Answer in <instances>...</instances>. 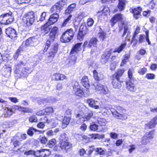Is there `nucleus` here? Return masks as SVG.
<instances>
[{
    "mask_svg": "<svg viewBox=\"0 0 157 157\" xmlns=\"http://www.w3.org/2000/svg\"><path fill=\"white\" fill-rule=\"evenodd\" d=\"M110 110L116 118L122 120H125L128 119V114L127 111L126 109L122 107L118 106L116 110L111 108Z\"/></svg>",
    "mask_w": 157,
    "mask_h": 157,
    "instance_id": "nucleus-1",
    "label": "nucleus"
},
{
    "mask_svg": "<svg viewBox=\"0 0 157 157\" xmlns=\"http://www.w3.org/2000/svg\"><path fill=\"white\" fill-rule=\"evenodd\" d=\"M35 20V14L33 11L28 13L23 17L21 22L22 25L25 27L27 30L33 24Z\"/></svg>",
    "mask_w": 157,
    "mask_h": 157,
    "instance_id": "nucleus-2",
    "label": "nucleus"
},
{
    "mask_svg": "<svg viewBox=\"0 0 157 157\" xmlns=\"http://www.w3.org/2000/svg\"><path fill=\"white\" fill-rule=\"evenodd\" d=\"M59 15L57 13H54L52 15L47 22L41 27L42 33H44V34L48 33L51 28V25L53 24L56 22L59 19Z\"/></svg>",
    "mask_w": 157,
    "mask_h": 157,
    "instance_id": "nucleus-3",
    "label": "nucleus"
},
{
    "mask_svg": "<svg viewBox=\"0 0 157 157\" xmlns=\"http://www.w3.org/2000/svg\"><path fill=\"white\" fill-rule=\"evenodd\" d=\"M58 46L57 43L52 44V43L48 41L46 42L45 45L44 51L46 52L49 49L48 52V57L54 58L58 51Z\"/></svg>",
    "mask_w": 157,
    "mask_h": 157,
    "instance_id": "nucleus-4",
    "label": "nucleus"
},
{
    "mask_svg": "<svg viewBox=\"0 0 157 157\" xmlns=\"http://www.w3.org/2000/svg\"><path fill=\"white\" fill-rule=\"evenodd\" d=\"M13 19L12 12H10L0 16V23L5 25L9 24L13 21Z\"/></svg>",
    "mask_w": 157,
    "mask_h": 157,
    "instance_id": "nucleus-5",
    "label": "nucleus"
},
{
    "mask_svg": "<svg viewBox=\"0 0 157 157\" xmlns=\"http://www.w3.org/2000/svg\"><path fill=\"white\" fill-rule=\"evenodd\" d=\"M74 35L73 29H70L63 33L60 38V40L63 43L69 42L73 39Z\"/></svg>",
    "mask_w": 157,
    "mask_h": 157,
    "instance_id": "nucleus-6",
    "label": "nucleus"
},
{
    "mask_svg": "<svg viewBox=\"0 0 157 157\" xmlns=\"http://www.w3.org/2000/svg\"><path fill=\"white\" fill-rule=\"evenodd\" d=\"M86 102L90 107L94 108L95 109H100L101 110L102 112H104V113H106L108 110V108L106 107L104 108H102L101 105H99V102L97 101H95L93 99H88L86 100Z\"/></svg>",
    "mask_w": 157,
    "mask_h": 157,
    "instance_id": "nucleus-7",
    "label": "nucleus"
},
{
    "mask_svg": "<svg viewBox=\"0 0 157 157\" xmlns=\"http://www.w3.org/2000/svg\"><path fill=\"white\" fill-rule=\"evenodd\" d=\"M66 4V0L60 1L52 7L51 9V11L52 13H58L60 11L63 7Z\"/></svg>",
    "mask_w": 157,
    "mask_h": 157,
    "instance_id": "nucleus-8",
    "label": "nucleus"
},
{
    "mask_svg": "<svg viewBox=\"0 0 157 157\" xmlns=\"http://www.w3.org/2000/svg\"><path fill=\"white\" fill-rule=\"evenodd\" d=\"M98 41L96 38H92L90 40L87 47L91 48V53L93 54L98 51L97 44Z\"/></svg>",
    "mask_w": 157,
    "mask_h": 157,
    "instance_id": "nucleus-9",
    "label": "nucleus"
},
{
    "mask_svg": "<svg viewBox=\"0 0 157 157\" xmlns=\"http://www.w3.org/2000/svg\"><path fill=\"white\" fill-rule=\"evenodd\" d=\"M88 30L85 25L82 24L80 26L77 37L80 40H82L84 38L85 35L88 33Z\"/></svg>",
    "mask_w": 157,
    "mask_h": 157,
    "instance_id": "nucleus-10",
    "label": "nucleus"
},
{
    "mask_svg": "<svg viewBox=\"0 0 157 157\" xmlns=\"http://www.w3.org/2000/svg\"><path fill=\"white\" fill-rule=\"evenodd\" d=\"M72 86L75 95L78 97H82L83 94V92L82 90L81 89L78 82H75L73 84Z\"/></svg>",
    "mask_w": 157,
    "mask_h": 157,
    "instance_id": "nucleus-11",
    "label": "nucleus"
},
{
    "mask_svg": "<svg viewBox=\"0 0 157 157\" xmlns=\"http://www.w3.org/2000/svg\"><path fill=\"white\" fill-rule=\"evenodd\" d=\"M51 153L49 150L42 149L35 151V156L37 157H48Z\"/></svg>",
    "mask_w": 157,
    "mask_h": 157,
    "instance_id": "nucleus-12",
    "label": "nucleus"
},
{
    "mask_svg": "<svg viewBox=\"0 0 157 157\" xmlns=\"http://www.w3.org/2000/svg\"><path fill=\"white\" fill-rule=\"evenodd\" d=\"M125 19V18L121 13L115 14L110 20L111 25L113 26L117 21H120L121 22L123 21Z\"/></svg>",
    "mask_w": 157,
    "mask_h": 157,
    "instance_id": "nucleus-13",
    "label": "nucleus"
},
{
    "mask_svg": "<svg viewBox=\"0 0 157 157\" xmlns=\"http://www.w3.org/2000/svg\"><path fill=\"white\" fill-rule=\"evenodd\" d=\"M126 87L128 90L131 92H135L136 90V86L131 80L127 79L126 81Z\"/></svg>",
    "mask_w": 157,
    "mask_h": 157,
    "instance_id": "nucleus-14",
    "label": "nucleus"
},
{
    "mask_svg": "<svg viewBox=\"0 0 157 157\" xmlns=\"http://www.w3.org/2000/svg\"><path fill=\"white\" fill-rule=\"evenodd\" d=\"M93 115V114L92 112H90L86 115H84L83 113H81L77 115L76 117L79 118L80 121H86L89 120Z\"/></svg>",
    "mask_w": 157,
    "mask_h": 157,
    "instance_id": "nucleus-15",
    "label": "nucleus"
},
{
    "mask_svg": "<svg viewBox=\"0 0 157 157\" xmlns=\"http://www.w3.org/2000/svg\"><path fill=\"white\" fill-rule=\"evenodd\" d=\"M127 2L126 0H118V3L117 6L118 9H115L113 11V12L116 13L117 12L118 10L119 11L124 10L125 8Z\"/></svg>",
    "mask_w": 157,
    "mask_h": 157,
    "instance_id": "nucleus-16",
    "label": "nucleus"
},
{
    "mask_svg": "<svg viewBox=\"0 0 157 157\" xmlns=\"http://www.w3.org/2000/svg\"><path fill=\"white\" fill-rule=\"evenodd\" d=\"M96 90L99 93L103 94H109V91L108 88L105 87H104L103 85L98 84L96 86L94 85Z\"/></svg>",
    "mask_w": 157,
    "mask_h": 157,
    "instance_id": "nucleus-17",
    "label": "nucleus"
},
{
    "mask_svg": "<svg viewBox=\"0 0 157 157\" xmlns=\"http://www.w3.org/2000/svg\"><path fill=\"white\" fill-rule=\"evenodd\" d=\"M6 33L8 37L12 39L15 40L17 34L15 30L11 28H9L6 30Z\"/></svg>",
    "mask_w": 157,
    "mask_h": 157,
    "instance_id": "nucleus-18",
    "label": "nucleus"
},
{
    "mask_svg": "<svg viewBox=\"0 0 157 157\" xmlns=\"http://www.w3.org/2000/svg\"><path fill=\"white\" fill-rule=\"evenodd\" d=\"M142 11V8L140 7H136L132 9V12L133 14L134 17L136 19L140 17Z\"/></svg>",
    "mask_w": 157,
    "mask_h": 157,
    "instance_id": "nucleus-19",
    "label": "nucleus"
},
{
    "mask_svg": "<svg viewBox=\"0 0 157 157\" xmlns=\"http://www.w3.org/2000/svg\"><path fill=\"white\" fill-rule=\"evenodd\" d=\"M110 12L109 8L105 6L101 11H99L97 13L98 16H101V18H106Z\"/></svg>",
    "mask_w": 157,
    "mask_h": 157,
    "instance_id": "nucleus-20",
    "label": "nucleus"
},
{
    "mask_svg": "<svg viewBox=\"0 0 157 157\" xmlns=\"http://www.w3.org/2000/svg\"><path fill=\"white\" fill-rule=\"evenodd\" d=\"M58 32V28L57 27L54 26L53 27L49 34V38L52 40H54Z\"/></svg>",
    "mask_w": 157,
    "mask_h": 157,
    "instance_id": "nucleus-21",
    "label": "nucleus"
},
{
    "mask_svg": "<svg viewBox=\"0 0 157 157\" xmlns=\"http://www.w3.org/2000/svg\"><path fill=\"white\" fill-rule=\"evenodd\" d=\"M112 84L113 87L116 89H120L121 87V84L120 78H113Z\"/></svg>",
    "mask_w": 157,
    "mask_h": 157,
    "instance_id": "nucleus-22",
    "label": "nucleus"
},
{
    "mask_svg": "<svg viewBox=\"0 0 157 157\" xmlns=\"http://www.w3.org/2000/svg\"><path fill=\"white\" fill-rule=\"evenodd\" d=\"M36 40V39L33 37L29 38L25 41H24L22 44L25 47L34 46Z\"/></svg>",
    "mask_w": 157,
    "mask_h": 157,
    "instance_id": "nucleus-23",
    "label": "nucleus"
},
{
    "mask_svg": "<svg viewBox=\"0 0 157 157\" xmlns=\"http://www.w3.org/2000/svg\"><path fill=\"white\" fill-rule=\"evenodd\" d=\"M95 122L98 124L100 126H104L107 123L105 119L98 117H96L95 118Z\"/></svg>",
    "mask_w": 157,
    "mask_h": 157,
    "instance_id": "nucleus-24",
    "label": "nucleus"
},
{
    "mask_svg": "<svg viewBox=\"0 0 157 157\" xmlns=\"http://www.w3.org/2000/svg\"><path fill=\"white\" fill-rule=\"evenodd\" d=\"M112 52V50L110 49L108 51H106L102 56V58L105 63L107 62L109 59Z\"/></svg>",
    "mask_w": 157,
    "mask_h": 157,
    "instance_id": "nucleus-25",
    "label": "nucleus"
},
{
    "mask_svg": "<svg viewBox=\"0 0 157 157\" xmlns=\"http://www.w3.org/2000/svg\"><path fill=\"white\" fill-rule=\"evenodd\" d=\"M82 43H79L75 45L74 47L72 48L71 52V54H75L81 50V46Z\"/></svg>",
    "mask_w": 157,
    "mask_h": 157,
    "instance_id": "nucleus-26",
    "label": "nucleus"
},
{
    "mask_svg": "<svg viewBox=\"0 0 157 157\" xmlns=\"http://www.w3.org/2000/svg\"><path fill=\"white\" fill-rule=\"evenodd\" d=\"M13 108L25 113H32V110L29 108H25L23 107L19 106L16 105L14 106Z\"/></svg>",
    "mask_w": 157,
    "mask_h": 157,
    "instance_id": "nucleus-27",
    "label": "nucleus"
},
{
    "mask_svg": "<svg viewBox=\"0 0 157 157\" xmlns=\"http://www.w3.org/2000/svg\"><path fill=\"white\" fill-rule=\"evenodd\" d=\"M60 147L62 149L67 150L71 147V144L67 141L60 142Z\"/></svg>",
    "mask_w": 157,
    "mask_h": 157,
    "instance_id": "nucleus-28",
    "label": "nucleus"
},
{
    "mask_svg": "<svg viewBox=\"0 0 157 157\" xmlns=\"http://www.w3.org/2000/svg\"><path fill=\"white\" fill-rule=\"evenodd\" d=\"M76 5L75 3H72L69 5L65 10V14H70L75 11Z\"/></svg>",
    "mask_w": 157,
    "mask_h": 157,
    "instance_id": "nucleus-29",
    "label": "nucleus"
},
{
    "mask_svg": "<svg viewBox=\"0 0 157 157\" xmlns=\"http://www.w3.org/2000/svg\"><path fill=\"white\" fill-rule=\"evenodd\" d=\"M81 83L83 86L88 89L90 86L87 77L86 76L82 77L81 80Z\"/></svg>",
    "mask_w": 157,
    "mask_h": 157,
    "instance_id": "nucleus-30",
    "label": "nucleus"
},
{
    "mask_svg": "<svg viewBox=\"0 0 157 157\" xmlns=\"http://www.w3.org/2000/svg\"><path fill=\"white\" fill-rule=\"evenodd\" d=\"M157 124V117L153 118L148 123L146 124V125L149 128L154 127L155 125Z\"/></svg>",
    "mask_w": 157,
    "mask_h": 157,
    "instance_id": "nucleus-31",
    "label": "nucleus"
},
{
    "mask_svg": "<svg viewBox=\"0 0 157 157\" xmlns=\"http://www.w3.org/2000/svg\"><path fill=\"white\" fill-rule=\"evenodd\" d=\"M124 69H119L117 71L114 75L113 78H120V77H121L123 73H124Z\"/></svg>",
    "mask_w": 157,
    "mask_h": 157,
    "instance_id": "nucleus-32",
    "label": "nucleus"
},
{
    "mask_svg": "<svg viewBox=\"0 0 157 157\" xmlns=\"http://www.w3.org/2000/svg\"><path fill=\"white\" fill-rule=\"evenodd\" d=\"M72 15L70 14L63 21V23L62 24V27H65L69 23H71V19L72 18Z\"/></svg>",
    "mask_w": 157,
    "mask_h": 157,
    "instance_id": "nucleus-33",
    "label": "nucleus"
},
{
    "mask_svg": "<svg viewBox=\"0 0 157 157\" xmlns=\"http://www.w3.org/2000/svg\"><path fill=\"white\" fill-rule=\"evenodd\" d=\"M119 27L120 31H121L124 29V32L123 35V36H124L128 31V27L127 25L123 23L121 25H119Z\"/></svg>",
    "mask_w": 157,
    "mask_h": 157,
    "instance_id": "nucleus-34",
    "label": "nucleus"
},
{
    "mask_svg": "<svg viewBox=\"0 0 157 157\" xmlns=\"http://www.w3.org/2000/svg\"><path fill=\"white\" fill-rule=\"evenodd\" d=\"M126 45V43H124L120 45L119 47L115 49V50L113 51V52L114 53L116 52H118V53H120L123 51V50L125 48Z\"/></svg>",
    "mask_w": 157,
    "mask_h": 157,
    "instance_id": "nucleus-35",
    "label": "nucleus"
},
{
    "mask_svg": "<svg viewBox=\"0 0 157 157\" xmlns=\"http://www.w3.org/2000/svg\"><path fill=\"white\" fill-rule=\"evenodd\" d=\"M129 57V55L128 54H126L124 56V58L121 64V66H123L126 63L128 60Z\"/></svg>",
    "mask_w": 157,
    "mask_h": 157,
    "instance_id": "nucleus-36",
    "label": "nucleus"
},
{
    "mask_svg": "<svg viewBox=\"0 0 157 157\" xmlns=\"http://www.w3.org/2000/svg\"><path fill=\"white\" fill-rule=\"evenodd\" d=\"M157 5V0H152L148 5V7L150 9H154Z\"/></svg>",
    "mask_w": 157,
    "mask_h": 157,
    "instance_id": "nucleus-37",
    "label": "nucleus"
},
{
    "mask_svg": "<svg viewBox=\"0 0 157 157\" xmlns=\"http://www.w3.org/2000/svg\"><path fill=\"white\" fill-rule=\"evenodd\" d=\"M6 113L5 115L6 117H9L11 116L13 112V110L11 108H6L5 109Z\"/></svg>",
    "mask_w": 157,
    "mask_h": 157,
    "instance_id": "nucleus-38",
    "label": "nucleus"
},
{
    "mask_svg": "<svg viewBox=\"0 0 157 157\" xmlns=\"http://www.w3.org/2000/svg\"><path fill=\"white\" fill-rule=\"evenodd\" d=\"M27 135L25 134H17L15 136V138L16 139H19V140L21 141L26 139Z\"/></svg>",
    "mask_w": 157,
    "mask_h": 157,
    "instance_id": "nucleus-39",
    "label": "nucleus"
},
{
    "mask_svg": "<svg viewBox=\"0 0 157 157\" xmlns=\"http://www.w3.org/2000/svg\"><path fill=\"white\" fill-rule=\"evenodd\" d=\"M93 73L94 74V76L95 80L98 81L103 79L102 77L99 76L98 73L95 70H94L93 71Z\"/></svg>",
    "mask_w": 157,
    "mask_h": 157,
    "instance_id": "nucleus-40",
    "label": "nucleus"
},
{
    "mask_svg": "<svg viewBox=\"0 0 157 157\" xmlns=\"http://www.w3.org/2000/svg\"><path fill=\"white\" fill-rule=\"evenodd\" d=\"M56 140L55 139H52L49 140L48 144V146L51 148L52 147L56 144Z\"/></svg>",
    "mask_w": 157,
    "mask_h": 157,
    "instance_id": "nucleus-41",
    "label": "nucleus"
},
{
    "mask_svg": "<svg viewBox=\"0 0 157 157\" xmlns=\"http://www.w3.org/2000/svg\"><path fill=\"white\" fill-rule=\"evenodd\" d=\"M45 114L49 115L52 113L53 112V109L51 107H48L44 109Z\"/></svg>",
    "mask_w": 157,
    "mask_h": 157,
    "instance_id": "nucleus-42",
    "label": "nucleus"
},
{
    "mask_svg": "<svg viewBox=\"0 0 157 157\" xmlns=\"http://www.w3.org/2000/svg\"><path fill=\"white\" fill-rule=\"evenodd\" d=\"M51 125L52 127H55L58 124L57 119L56 118H52Z\"/></svg>",
    "mask_w": 157,
    "mask_h": 157,
    "instance_id": "nucleus-43",
    "label": "nucleus"
},
{
    "mask_svg": "<svg viewBox=\"0 0 157 157\" xmlns=\"http://www.w3.org/2000/svg\"><path fill=\"white\" fill-rule=\"evenodd\" d=\"M33 131L36 132H39V131L33 128H30L28 130V134L30 136H32L33 134Z\"/></svg>",
    "mask_w": 157,
    "mask_h": 157,
    "instance_id": "nucleus-44",
    "label": "nucleus"
},
{
    "mask_svg": "<svg viewBox=\"0 0 157 157\" xmlns=\"http://www.w3.org/2000/svg\"><path fill=\"white\" fill-rule=\"evenodd\" d=\"M70 120V117H65L63 121V125L64 124L66 125H68L69 123Z\"/></svg>",
    "mask_w": 157,
    "mask_h": 157,
    "instance_id": "nucleus-45",
    "label": "nucleus"
},
{
    "mask_svg": "<svg viewBox=\"0 0 157 157\" xmlns=\"http://www.w3.org/2000/svg\"><path fill=\"white\" fill-rule=\"evenodd\" d=\"M149 142L148 138H147V136H145L142 137L141 142V143L144 145L146 144Z\"/></svg>",
    "mask_w": 157,
    "mask_h": 157,
    "instance_id": "nucleus-46",
    "label": "nucleus"
},
{
    "mask_svg": "<svg viewBox=\"0 0 157 157\" xmlns=\"http://www.w3.org/2000/svg\"><path fill=\"white\" fill-rule=\"evenodd\" d=\"M29 121L31 123L36 122L37 121V119L35 116H32L29 117Z\"/></svg>",
    "mask_w": 157,
    "mask_h": 157,
    "instance_id": "nucleus-47",
    "label": "nucleus"
},
{
    "mask_svg": "<svg viewBox=\"0 0 157 157\" xmlns=\"http://www.w3.org/2000/svg\"><path fill=\"white\" fill-rule=\"evenodd\" d=\"M98 126L95 124H93L90 125V129L93 131H95L98 130Z\"/></svg>",
    "mask_w": 157,
    "mask_h": 157,
    "instance_id": "nucleus-48",
    "label": "nucleus"
},
{
    "mask_svg": "<svg viewBox=\"0 0 157 157\" xmlns=\"http://www.w3.org/2000/svg\"><path fill=\"white\" fill-rule=\"evenodd\" d=\"M60 142L61 141H67V138L66 137V135L65 133H63L60 135L59 137Z\"/></svg>",
    "mask_w": 157,
    "mask_h": 157,
    "instance_id": "nucleus-49",
    "label": "nucleus"
},
{
    "mask_svg": "<svg viewBox=\"0 0 157 157\" xmlns=\"http://www.w3.org/2000/svg\"><path fill=\"white\" fill-rule=\"evenodd\" d=\"M98 36L102 40H103L105 37L106 33L102 31H101L98 34Z\"/></svg>",
    "mask_w": 157,
    "mask_h": 157,
    "instance_id": "nucleus-50",
    "label": "nucleus"
},
{
    "mask_svg": "<svg viewBox=\"0 0 157 157\" xmlns=\"http://www.w3.org/2000/svg\"><path fill=\"white\" fill-rule=\"evenodd\" d=\"M135 145L133 144L130 145L128 146V151L130 153H131L136 149Z\"/></svg>",
    "mask_w": 157,
    "mask_h": 157,
    "instance_id": "nucleus-51",
    "label": "nucleus"
},
{
    "mask_svg": "<svg viewBox=\"0 0 157 157\" xmlns=\"http://www.w3.org/2000/svg\"><path fill=\"white\" fill-rule=\"evenodd\" d=\"M19 139H16L15 136L14 137V140H13V143L14 147H16L19 146L21 144V143L18 141Z\"/></svg>",
    "mask_w": 157,
    "mask_h": 157,
    "instance_id": "nucleus-52",
    "label": "nucleus"
},
{
    "mask_svg": "<svg viewBox=\"0 0 157 157\" xmlns=\"http://www.w3.org/2000/svg\"><path fill=\"white\" fill-rule=\"evenodd\" d=\"M155 75L152 73H148L146 75V78L149 79H153L155 78Z\"/></svg>",
    "mask_w": 157,
    "mask_h": 157,
    "instance_id": "nucleus-53",
    "label": "nucleus"
},
{
    "mask_svg": "<svg viewBox=\"0 0 157 157\" xmlns=\"http://www.w3.org/2000/svg\"><path fill=\"white\" fill-rule=\"evenodd\" d=\"M147 71V68L145 67H144L140 69L138 71V72L140 75H143Z\"/></svg>",
    "mask_w": 157,
    "mask_h": 157,
    "instance_id": "nucleus-54",
    "label": "nucleus"
},
{
    "mask_svg": "<svg viewBox=\"0 0 157 157\" xmlns=\"http://www.w3.org/2000/svg\"><path fill=\"white\" fill-rule=\"evenodd\" d=\"M59 74L55 73L54 74L52 77V79L53 80H59Z\"/></svg>",
    "mask_w": 157,
    "mask_h": 157,
    "instance_id": "nucleus-55",
    "label": "nucleus"
},
{
    "mask_svg": "<svg viewBox=\"0 0 157 157\" xmlns=\"http://www.w3.org/2000/svg\"><path fill=\"white\" fill-rule=\"evenodd\" d=\"M79 137L80 138L81 140H82V141L84 142L87 141L89 140L88 137L84 135H80L79 136Z\"/></svg>",
    "mask_w": 157,
    "mask_h": 157,
    "instance_id": "nucleus-56",
    "label": "nucleus"
},
{
    "mask_svg": "<svg viewBox=\"0 0 157 157\" xmlns=\"http://www.w3.org/2000/svg\"><path fill=\"white\" fill-rule=\"evenodd\" d=\"M136 36L135 35H133V37L132 38V40L131 41V43L133 44V45L134 46H135L137 43L138 41L136 39Z\"/></svg>",
    "mask_w": 157,
    "mask_h": 157,
    "instance_id": "nucleus-57",
    "label": "nucleus"
},
{
    "mask_svg": "<svg viewBox=\"0 0 157 157\" xmlns=\"http://www.w3.org/2000/svg\"><path fill=\"white\" fill-rule=\"evenodd\" d=\"M35 151H34L33 150H32L26 151L24 152V154L26 155H35Z\"/></svg>",
    "mask_w": 157,
    "mask_h": 157,
    "instance_id": "nucleus-58",
    "label": "nucleus"
},
{
    "mask_svg": "<svg viewBox=\"0 0 157 157\" xmlns=\"http://www.w3.org/2000/svg\"><path fill=\"white\" fill-rule=\"evenodd\" d=\"M46 16V13L45 12L42 13L40 16L39 21H43L45 20V17Z\"/></svg>",
    "mask_w": 157,
    "mask_h": 157,
    "instance_id": "nucleus-59",
    "label": "nucleus"
},
{
    "mask_svg": "<svg viewBox=\"0 0 157 157\" xmlns=\"http://www.w3.org/2000/svg\"><path fill=\"white\" fill-rule=\"evenodd\" d=\"M43 119L44 120V123H46L51 124L52 118L48 119L47 117H44Z\"/></svg>",
    "mask_w": 157,
    "mask_h": 157,
    "instance_id": "nucleus-60",
    "label": "nucleus"
},
{
    "mask_svg": "<svg viewBox=\"0 0 157 157\" xmlns=\"http://www.w3.org/2000/svg\"><path fill=\"white\" fill-rule=\"evenodd\" d=\"M48 140L47 138L44 136H43L40 138V141L42 144H45L46 143Z\"/></svg>",
    "mask_w": 157,
    "mask_h": 157,
    "instance_id": "nucleus-61",
    "label": "nucleus"
},
{
    "mask_svg": "<svg viewBox=\"0 0 157 157\" xmlns=\"http://www.w3.org/2000/svg\"><path fill=\"white\" fill-rule=\"evenodd\" d=\"M46 135L48 136H51L55 135L53 133V131L52 130H48L46 131Z\"/></svg>",
    "mask_w": 157,
    "mask_h": 157,
    "instance_id": "nucleus-62",
    "label": "nucleus"
},
{
    "mask_svg": "<svg viewBox=\"0 0 157 157\" xmlns=\"http://www.w3.org/2000/svg\"><path fill=\"white\" fill-rule=\"evenodd\" d=\"M94 23V21L93 19L90 18L87 20V25L89 26H91Z\"/></svg>",
    "mask_w": 157,
    "mask_h": 157,
    "instance_id": "nucleus-63",
    "label": "nucleus"
},
{
    "mask_svg": "<svg viewBox=\"0 0 157 157\" xmlns=\"http://www.w3.org/2000/svg\"><path fill=\"white\" fill-rule=\"evenodd\" d=\"M96 151L100 155H103L105 153L104 151L101 148H97L96 149Z\"/></svg>",
    "mask_w": 157,
    "mask_h": 157,
    "instance_id": "nucleus-64",
    "label": "nucleus"
}]
</instances>
